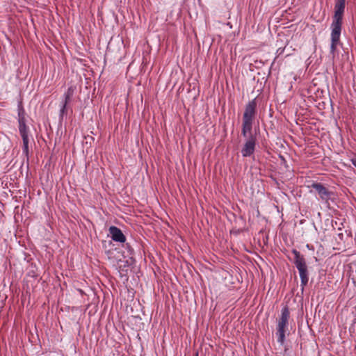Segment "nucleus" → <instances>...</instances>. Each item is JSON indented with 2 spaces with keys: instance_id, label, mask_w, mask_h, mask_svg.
<instances>
[{
  "instance_id": "nucleus-1",
  "label": "nucleus",
  "mask_w": 356,
  "mask_h": 356,
  "mask_svg": "<svg viewBox=\"0 0 356 356\" xmlns=\"http://www.w3.org/2000/svg\"><path fill=\"white\" fill-rule=\"evenodd\" d=\"M346 0H335L334 14L331 24V50L335 51L341 32L343 16L345 10Z\"/></svg>"
},
{
  "instance_id": "nucleus-4",
  "label": "nucleus",
  "mask_w": 356,
  "mask_h": 356,
  "mask_svg": "<svg viewBox=\"0 0 356 356\" xmlns=\"http://www.w3.org/2000/svg\"><path fill=\"white\" fill-rule=\"evenodd\" d=\"M290 318V312L288 307L286 305L281 310V316L278 320L277 325L276 336L277 342L283 345L285 341V332L287 330L288 322Z\"/></svg>"
},
{
  "instance_id": "nucleus-5",
  "label": "nucleus",
  "mask_w": 356,
  "mask_h": 356,
  "mask_svg": "<svg viewBox=\"0 0 356 356\" xmlns=\"http://www.w3.org/2000/svg\"><path fill=\"white\" fill-rule=\"evenodd\" d=\"M245 138L246 140L241 149V154L243 157H248L252 156L254 152L257 136L250 132V134H248V136Z\"/></svg>"
},
{
  "instance_id": "nucleus-6",
  "label": "nucleus",
  "mask_w": 356,
  "mask_h": 356,
  "mask_svg": "<svg viewBox=\"0 0 356 356\" xmlns=\"http://www.w3.org/2000/svg\"><path fill=\"white\" fill-rule=\"evenodd\" d=\"M76 90L75 86H70L63 95V100L61 102V107L60 109L59 116L63 118L67 113V104L71 102L72 97L74 96Z\"/></svg>"
},
{
  "instance_id": "nucleus-11",
  "label": "nucleus",
  "mask_w": 356,
  "mask_h": 356,
  "mask_svg": "<svg viewBox=\"0 0 356 356\" xmlns=\"http://www.w3.org/2000/svg\"><path fill=\"white\" fill-rule=\"evenodd\" d=\"M351 161L353 165L356 168V159H353Z\"/></svg>"
},
{
  "instance_id": "nucleus-9",
  "label": "nucleus",
  "mask_w": 356,
  "mask_h": 356,
  "mask_svg": "<svg viewBox=\"0 0 356 356\" xmlns=\"http://www.w3.org/2000/svg\"><path fill=\"white\" fill-rule=\"evenodd\" d=\"M108 230L111 237L114 241L120 243L125 242L126 237L120 228L115 226H111Z\"/></svg>"
},
{
  "instance_id": "nucleus-8",
  "label": "nucleus",
  "mask_w": 356,
  "mask_h": 356,
  "mask_svg": "<svg viewBox=\"0 0 356 356\" xmlns=\"http://www.w3.org/2000/svg\"><path fill=\"white\" fill-rule=\"evenodd\" d=\"M311 187L314 188L319 195L320 198L326 202L331 198L333 195L332 191H330L321 183H313Z\"/></svg>"
},
{
  "instance_id": "nucleus-12",
  "label": "nucleus",
  "mask_w": 356,
  "mask_h": 356,
  "mask_svg": "<svg viewBox=\"0 0 356 356\" xmlns=\"http://www.w3.org/2000/svg\"><path fill=\"white\" fill-rule=\"evenodd\" d=\"M195 356H198V353H196Z\"/></svg>"
},
{
  "instance_id": "nucleus-3",
  "label": "nucleus",
  "mask_w": 356,
  "mask_h": 356,
  "mask_svg": "<svg viewBox=\"0 0 356 356\" xmlns=\"http://www.w3.org/2000/svg\"><path fill=\"white\" fill-rule=\"evenodd\" d=\"M292 253L294 255L293 263L298 270L300 277V285L302 286V289L303 290L304 287L308 284L309 281V273L305 259L304 258V256L302 255L300 252L296 249L292 250Z\"/></svg>"
},
{
  "instance_id": "nucleus-10",
  "label": "nucleus",
  "mask_w": 356,
  "mask_h": 356,
  "mask_svg": "<svg viewBox=\"0 0 356 356\" xmlns=\"http://www.w3.org/2000/svg\"><path fill=\"white\" fill-rule=\"evenodd\" d=\"M22 120L23 121H26L25 120V111L23 108H19L18 111V121Z\"/></svg>"
},
{
  "instance_id": "nucleus-2",
  "label": "nucleus",
  "mask_w": 356,
  "mask_h": 356,
  "mask_svg": "<svg viewBox=\"0 0 356 356\" xmlns=\"http://www.w3.org/2000/svg\"><path fill=\"white\" fill-rule=\"evenodd\" d=\"M257 100L256 98L250 101L245 107L242 119L241 134L244 138L248 136L252 131L253 124L257 115Z\"/></svg>"
},
{
  "instance_id": "nucleus-7",
  "label": "nucleus",
  "mask_w": 356,
  "mask_h": 356,
  "mask_svg": "<svg viewBox=\"0 0 356 356\" xmlns=\"http://www.w3.org/2000/svg\"><path fill=\"white\" fill-rule=\"evenodd\" d=\"M19 131L23 140V153L28 156L29 155V128L26 124V121L19 120Z\"/></svg>"
}]
</instances>
